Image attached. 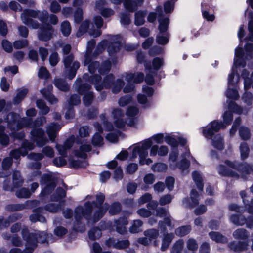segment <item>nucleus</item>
Returning a JSON list of instances; mask_svg holds the SVG:
<instances>
[{"instance_id":"0eeeda50","label":"nucleus","mask_w":253,"mask_h":253,"mask_svg":"<svg viewBox=\"0 0 253 253\" xmlns=\"http://www.w3.org/2000/svg\"><path fill=\"white\" fill-rule=\"evenodd\" d=\"M233 117L230 112H226L223 115L224 123L218 122L216 121L211 122L208 126L207 129L203 130V135L207 138H211L214 132L219 131L220 129L225 127L226 125H229L232 121Z\"/></svg>"},{"instance_id":"7ed1b4c3","label":"nucleus","mask_w":253,"mask_h":253,"mask_svg":"<svg viewBox=\"0 0 253 253\" xmlns=\"http://www.w3.org/2000/svg\"><path fill=\"white\" fill-rule=\"evenodd\" d=\"M165 135L163 133H158L137 144L133 149L132 158L135 159L139 156V164L141 165L150 164L152 163V160L150 158H146L148 155V149L152 146V140L157 143H162L165 140Z\"/></svg>"},{"instance_id":"13d9d810","label":"nucleus","mask_w":253,"mask_h":253,"mask_svg":"<svg viewBox=\"0 0 253 253\" xmlns=\"http://www.w3.org/2000/svg\"><path fill=\"white\" fill-rule=\"evenodd\" d=\"M88 236L93 240L98 239L101 236V230L97 228H93L89 231Z\"/></svg>"},{"instance_id":"f257e3e1","label":"nucleus","mask_w":253,"mask_h":253,"mask_svg":"<svg viewBox=\"0 0 253 253\" xmlns=\"http://www.w3.org/2000/svg\"><path fill=\"white\" fill-rule=\"evenodd\" d=\"M104 195L103 194L99 193L96 195L97 203L87 202L85 203L84 208L78 207L75 209L74 217L76 221L74 226L75 230L80 232L85 231V229L84 226L82 225L80 228L77 227V225L79 224L83 217H84L88 222H90V220H91V213L93 211H94L92 217V221L94 223L98 221L104 215L108 208V205L106 203L101 206L104 201Z\"/></svg>"},{"instance_id":"6ab92c4d","label":"nucleus","mask_w":253,"mask_h":253,"mask_svg":"<svg viewBox=\"0 0 253 253\" xmlns=\"http://www.w3.org/2000/svg\"><path fill=\"white\" fill-rule=\"evenodd\" d=\"M13 187L7 185L8 181L5 180L4 182L3 188L5 190L12 191L14 188L21 186L23 183L24 180L21 176L19 171H14L12 175Z\"/></svg>"},{"instance_id":"f704fd0d","label":"nucleus","mask_w":253,"mask_h":253,"mask_svg":"<svg viewBox=\"0 0 253 253\" xmlns=\"http://www.w3.org/2000/svg\"><path fill=\"white\" fill-rule=\"evenodd\" d=\"M174 235L173 234H165L162 239V244L161 250L164 251L166 250L173 239Z\"/></svg>"},{"instance_id":"4be33fe9","label":"nucleus","mask_w":253,"mask_h":253,"mask_svg":"<svg viewBox=\"0 0 253 253\" xmlns=\"http://www.w3.org/2000/svg\"><path fill=\"white\" fill-rule=\"evenodd\" d=\"M199 194L194 189L190 193V199L185 198L183 200V204L187 207H193L199 203Z\"/></svg>"},{"instance_id":"ddd939ff","label":"nucleus","mask_w":253,"mask_h":253,"mask_svg":"<svg viewBox=\"0 0 253 253\" xmlns=\"http://www.w3.org/2000/svg\"><path fill=\"white\" fill-rule=\"evenodd\" d=\"M96 43L94 40L89 41L87 43L86 48V53L85 56V60L84 62L85 66L88 65V70L91 73H93L96 68L99 66V63L97 62H92L88 58L89 55L91 53L92 50Z\"/></svg>"},{"instance_id":"39448f33","label":"nucleus","mask_w":253,"mask_h":253,"mask_svg":"<svg viewBox=\"0 0 253 253\" xmlns=\"http://www.w3.org/2000/svg\"><path fill=\"white\" fill-rule=\"evenodd\" d=\"M225 164L226 166L220 165L217 168L218 173L221 175L238 177V174L230 169L237 170L243 178H246L248 174L253 173V168L246 163L239 165L238 163L227 160Z\"/></svg>"},{"instance_id":"774afa93","label":"nucleus","mask_w":253,"mask_h":253,"mask_svg":"<svg viewBox=\"0 0 253 253\" xmlns=\"http://www.w3.org/2000/svg\"><path fill=\"white\" fill-rule=\"evenodd\" d=\"M164 63L163 59L159 57L155 58L152 62L153 68L155 70H159Z\"/></svg>"},{"instance_id":"69168bd1","label":"nucleus","mask_w":253,"mask_h":253,"mask_svg":"<svg viewBox=\"0 0 253 253\" xmlns=\"http://www.w3.org/2000/svg\"><path fill=\"white\" fill-rule=\"evenodd\" d=\"M89 22L87 21H84L81 25L79 31L77 33V36H81L83 33H85L87 31V29L89 28Z\"/></svg>"},{"instance_id":"dca6fc26","label":"nucleus","mask_w":253,"mask_h":253,"mask_svg":"<svg viewBox=\"0 0 253 253\" xmlns=\"http://www.w3.org/2000/svg\"><path fill=\"white\" fill-rule=\"evenodd\" d=\"M230 221L234 225L237 226H242L245 223L247 227L251 228L253 227V218L247 219L242 214H232L230 217Z\"/></svg>"},{"instance_id":"6e6d98bb","label":"nucleus","mask_w":253,"mask_h":253,"mask_svg":"<svg viewBox=\"0 0 253 253\" xmlns=\"http://www.w3.org/2000/svg\"><path fill=\"white\" fill-rule=\"evenodd\" d=\"M37 106L42 114H46L49 111V108L48 107H47L45 105V102L42 100H37Z\"/></svg>"},{"instance_id":"9d476101","label":"nucleus","mask_w":253,"mask_h":253,"mask_svg":"<svg viewBox=\"0 0 253 253\" xmlns=\"http://www.w3.org/2000/svg\"><path fill=\"white\" fill-rule=\"evenodd\" d=\"M73 56L69 55L64 58L65 67L64 75L70 79L75 77L76 72L80 67V63L78 61L73 62Z\"/></svg>"},{"instance_id":"423d86ee","label":"nucleus","mask_w":253,"mask_h":253,"mask_svg":"<svg viewBox=\"0 0 253 253\" xmlns=\"http://www.w3.org/2000/svg\"><path fill=\"white\" fill-rule=\"evenodd\" d=\"M48 17V12L46 11L42 12L33 10H25L21 14V18L23 23L34 29H37L39 23L37 21L33 20L31 18H38L42 21L44 22Z\"/></svg>"},{"instance_id":"a18cd8bd","label":"nucleus","mask_w":253,"mask_h":253,"mask_svg":"<svg viewBox=\"0 0 253 253\" xmlns=\"http://www.w3.org/2000/svg\"><path fill=\"white\" fill-rule=\"evenodd\" d=\"M250 20L248 24L249 34L247 37L248 40L253 42V12L250 11L249 13Z\"/></svg>"},{"instance_id":"c9c22d12","label":"nucleus","mask_w":253,"mask_h":253,"mask_svg":"<svg viewBox=\"0 0 253 253\" xmlns=\"http://www.w3.org/2000/svg\"><path fill=\"white\" fill-rule=\"evenodd\" d=\"M233 236L236 239H245L249 236V233L245 229L240 228L233 232Z\"/></svg>"},{"instance_id":"393cba45","label":"nucleus","mask_w":253,"mask_h":253,"mask_svg":"<svg viewBox=\"0 0 253 253\" xmlns=\"http://www.w3.org/2000/svg\"><path fill=\"white\" fill-rule=\"evenodd\" d=\"M106 244L108 246H113L118 249H124L129 245V242L127 240L116 241L113 239H109L106 241Z\"/></svg>"},{"instance_id":"4c0bfd02","label":"nucleus","mask_w":253,"mask_h":253,"mask_svg":"<svg viewBox=\"0 0 253 253\" xmlns=\"http://www.w3.org/2000/svg\"><path fill=\"white\" fill-rule=\"evenodd\" d=\"M146 11H139L135 15V24L137 26L142 25L144 23Z\"/></svg>"},{"instance_id":"c03bdc74","label":"nucleus","mask_w":253,"mask_h":253,"mask_svg":"<svg viewBox=\"0 0 253 253\" xmlns=\"http://www.w3.org/2000/svg\"><path fill=\"white\" fill-rule=\"evenodd\" d=\"M169 37L168 33L159 32L157 36V42L160 44H167L169 42Z\"/></svg>"},{"instance_id":"f3484780","label":"nucleus","mask_w":253,"mask_h":253,"mask_svg":"<svg viewBox=\"0 0 253 253\" xmlns=\"http://www.w3.org/2000/svg\"><path fill=\"white\" fill-rule=\"evenodd\" d=\"M109 40L107 51L109 54H111L119 50L121 45L122 38L119 35L110 36Z\"/></svg>"},{"instance_id":"f8f14e48","label":"nucleus","mask_w":253,"mask_h":253,"mask_svg":"<svg viewBox=\"0 0 253 253\" xmlns=\"http://www.w3.org/2000/svg\"><path fill=\"white\" fill-rule=\"evenodd\" d=\"M112 114L114 119V124L118 128H123L126 124L130 126H134L135 124V121L133 118L130 119L128 123L123 121L122 118L123 116V113L121 109H114Z\"/></svg>"},{"instance_id":"37998d69","label":"nucleus","mask_w":253,"mask_h":253,"mask_svg":"<svg viewBox=\"0 0 253 253\" xmlns=\"http://www.w3.org/2000/svg\"><path fill=\"white\" fill-rule=\"evenodd\" d=\"M61 31L65 36H69L71 32V27L68 21H64L61 24Z\"/></svg>"},{"instance_id":"b1692460","label":"nucleus","mask_w":253,"mask_h":253,"mask_svg":"<svg viewBox=\"0 0 253 253\" xmlns=\"http://www.w3.org/2000/svg\"><path fill=\"white\" fill-rule=\"evenodd\" d=\"M74 142V137L72 136L68 138L64 143V145L57 144L56 148L59 154L65 156L67 154L66 151L73 145Z\"/></svg>"},{"instance_id":"e433bc0d","label":"nucleus","mask_w":253,"mask_h":253,"mask_svg":"<svg viewBox=\"0 0 253 253\" xmlns=\"http://www.w3.org/2000/svg\"><path fill=\"white\" fill-rule=\"evenodd\" d=\"M111 2L114 4H119L121 2L124 4L125 8L129 12L134 11V7L130 5L132 0H110Z\"/></svg>"},{"instance_id":"412c9836","label":"nucleus","mask_w":253,"mask_h":253,"mask_svg":"<svg viewBox=\"0 0 253 253\" xmlns=\"http://www.w3.org/2000/svg\"><path fill=\"white\" fill-rule=\"evenodd\" d=\"M41 184H46V186L42 192L44 195L48 192V190L53 189L55 187V181L54 178L51 174H44L41 179Z\"/></svg>"},{"instance_id":"aec40b11","label":"nucleus","mask_w":253,"mask_h":253,"mask_svg":"<svg viewBox=\"0 0 253 253\" xmlns=\"http://www.w3.org/2000/svg\"><path fill=\"white\" fill-rule=\"evenodd\" d=\"M53 32L52 26L49 24H46L41 27L38 33V38L44 41H48L52 38Z\"/></svg>"},{"instance_id":"864d4df0","label":"nucleus","mask_w":253,"mask_h":253,"mask_svg":"<svg viewBox=\"0 0 253 253\" xmlns=\"http://www.w3.org/2000/svg\"><path fill=\"white\" fill-rule=\"evenodd\" d=\"M28 92L26 89H21L18 91L16 96L14 99V102L15 104L18 103L25 97Z\"/></svg>"},{"instance_id":"603ef678","label":"nucleus","mask_w":253,"mask_h":253,"mask_svg":"<svg viewBox=\"0 0 253 253\" xmlns=\"http://www.w3.org/2000/svg\"><path fill=\"white\" fill-rule=\"evenodd\" d=\"M144 235L146 237H148L149 241H151L153 239H155L158 237L159 232L156 229H151L145 231L144 232Z\"/></svg>"},{"instance_id":"72a5a7b5","label":"nucleus","mask_w":253,"mask_h":253,"mask_svg":"<svg viewBox=\"0 0 253 253\" xmlns=\"http://www.w3.org/2000/svg\"><path fill=\"white\" fill-rule=\"evenodd\" d=\"M42 211H43V209L42 208L34 209L33 211L34 213L30 216V220L32 222H36L37 221H40L41 222H45V218L39 214V213L42 212Z\"/></svg>"},{"instance_id":"3c124183","label":"nucleus","mask_w":253,"mask_h":253,"mask_svg":"<svg viewBox=\"0 0 253 253\" xmlns=\"http://www.w3.org/2000/svg\"><path fill=\"white\" fill-rule=\"evenodd\" d=\"M54 85L59 89L62 91H66L69 89L68 84L61 79H55L54 81Z\"/></svg>"},{"instance_id":"2f4dec72","label":"nucleus","mask_w":253,"mask_h":253,"mask_svg":"<svg viewBox=\"0 0 253 253\" xmlns=\"http://www.w3.org/2000/svg\"><path fill=\"white\" fill-rule=\"evenodd\" d=\"M158 20L159 22V30L160 32L168 33L167 30L169 24V20L167 18H163L162 12L159 14Z\"/></svg>"},{"instance_id":"c756f323","label":"nucleus","mask_w":253,"mask_h":253,"mask_svg":"<svg viewBox=\"0 0 253 253\" xmlns=\"http://www.w3.org/2000/svg\"><path fill=\"white\" fill-rule=\"evenodd\" d=\"M12 162V159L10 157H7L3 160L2 169H0V177H4L8 175L7 170L10 167Z\"/></svg>"},{"instance_id":"58836bf2","label":"nucleus","mask_w":253,"mask_h":253,"mask_svg":"<svg viewBox=\"0 0 253 253\" xmlns=\"http://www.w3.org/2000/svg\"><path fill=\"white\" fill-rule=\"evenodd\" d=\"M209 236L212 240L215 241L216 242L225 243L227 241V239L226 237L222 235L218 232H210Z\"/></svg>"},{"instance_id":"a211bd4d","label":"nucleus","mask_w":253,"mask_h":253,"mask_svg":"<svg viewBox=\"0 0 253 253\" xmlns=\"http://www.w3.org/2000/svg\"><path fill=\"white\" fill-rule=\"evenodd\" d=\"M34 145L28 141H24L22 147L19 149H16L11 152V156L15 159H18L20 156H25L29 150L34 148Z\"/></svg>"},{"instance_id":"de8ad7c7","label":"nucleus","mask_w":253,"mask_h":253,"mask_svg":"<svg viewBox=\"0 0 253 253\" xmlns=\"http://www.w3.org/2000/svg\"><path fill=\"white\" fill-rule=\"evenodd\" d=\"M192 177L198 189L202 191L203 188V184L202 183V179L201 175L198 172L195 171L192 173Z\"/></svg>"},{"instance_id":"a878e982","label":"nucleus","mask_w":253,"mask_h":253,"mask_svg":"<svg viewBox=\"0 0 253 253\" xmlns=\"http://www.w3.org/2000/svg\"><path fill=\"white\" fill-rule=\"evenodd\" d=\"M61 127V126L56 123H51L48 126L46 131L49 139L52 142L55 141L57 132Z\"/></svg>"},{"instance_id":"7c9ffc66","label":"nucleus","mask_w":253,"mask_h":253,"mask_svg":"<svg viewBox=\"0 0 253 253\" xmlns=\"http://www.w3.org/2000/svg\"><path fill=\"white\" fill-rule=\"evenodd\" d=\"M21 216L17 213H14L10 216L8 219H4L3 217H0V229L8 226L10 223L20 218Z\"/></svg>"},{"instance_id":"f03ea898","label":"nucleus","mask_w":253,"mask_h":253,"mask_svg":"<svg viewBox=\"0 0 253 253\" xmlns=\"http://www.w3.org/2000/svg\"><path fill=\"white\" fill-rule=\"evenodd\" d=\"M8 127L11 130L10 134L16 138L20 139L24 137V134L22 132L16 133V131L21 129L24 124L28 127H36L42 125L46 122L44 117L38 118L35 122L30 123V120H27L25 118H20L19 115L13 113L8 114L6 119Z\"/></svg>"},{"instance_id":"09e8293b","label":"nucleus","mask_w":253,"mask_h":253,"mask_svg":"<svg viewBox=\"0 0 253 253\" xmlns=\"http://www.w3.org/2000/svg\"><path fill=\"white\" fill-rule=\"evenodd\" d=\"M191 230L190 226H183L175 230V234L179 236H183L188 234Z\"/></svg>"},{"instance_id":"052dcab7","label":"nucleus","mask_w":253,"mask_h":253,"mask_svg":"<svg viewBox=\"0 0 253 253\" xmlns=\"http://www.w3.org/2000/svg\"><path fill=\"white\" fill-rule=\"evenodd\" d=\"M239 135L241 138L244 140H247L250 137V133L247 127L242 126L239 129Z\"/></svg>"},{"instance_id":"5fc2aeb1","label":"nucleus","mask_w":253,"mask_h":253,"mask_svg":"<svg viewBox=\"0 0 253 253\" xmlns=\"http://www.w3.org/2000/svg\"><path fill=\"white\" fill-rule=\"evenodd\" d=\"M186 247L188 250L193 252L197 250L198 245L196 240L190 238L186 242Z\"/></svg>"},{"instance_id":"bb28decb","label":"nucleus","mask_w":253,"mask_h":253,"mask_svg":"<svg viewBox=\"0 0 253 253\" xmlns=\"http://www.w3.org/2000/svg\"><path fill=\"white\" fill-rule=\"evenodd\" d=\"M150 148V155L151 156H155L157 154L160 156H166L169 151L168 147L166 146H161L159 147L158 145H154Z\"/></svg>"},{"instance_id":"79ce46f5","label":"nucleus","mask_w":253,"mask_h":253,"mask_svg":"<svg viewBox=\"0 0 253 253\" xmlns=\"http://www.w3.org/2000/svg\"><path fill=\"white\" fill-rule=\"evenodd\" d=\"M143 222L140 220H135L133 221L131 226L129 228V231L132 233H136L141 231V227Z\"/></svg>"},{"instance_id":"680f3d73","label":"nucleus","mask_w":253,"mask_h":253,"mask_svg":"<svg viewBox=\"0 0 253 253\" xmlns=\"http://www.w3.org/2000/svg\"><path fill=\"white\" fill-rule=\"evenodd\" d=\"M121 211V205L118 202L113 203L109 210V212L111 215L117 214Z\"/></svg>"},{"instance_id":"bf43d9fd","label":"nucleus","mask_w":253,"mask_h":253,"mask_svg":"<svg viewBox=\"0 0 253 253\" xmlns=\"http://www.w3.org/2000/svg\"><path fill=\"white\" fill-rule=\"evenodd\" d=\"M167 165L164 163H159L152 166V169L155 172H163L167 169Z\"/></svg>"},{"instance_id":"5701e85b","label":"nucleus","mask_w":253,"mask_h":253,"mask_svg":"<svg viewBox=\"0 0 253 253\" xmlns=\"http://www.w3.org/2000/svg\"><path fill=\"white\" fill-rule=\"evenodd\" d=\"M91 146L89 143L82 142L78 150L75 151V155L80 158L85 159L86 153L91 150Z\"/></svg>"},{"instance_id":"2eb2a0df","label":"nucleus","mask_w":253,"mask_h":253,"mask_svg":"<svg viewBox=\"0 0 253 253\" xmlns=\"http://www.w3.org/2000/svg\"><path fill=\"white\" fill-rule=\"evenodd\" d=\"M101 78L100 76L95 75L91 77L90 79L91 82L94 84L95 87L97 90H101L103 87L108 88L112 84V82L114 79L113 75L110 74L106 76L104 79L103 82L101 84L98 83L100 80Z\"/></svg>"},{"instance_id":"338daca9","label":"nucleus","mask_w":253,"mask_h":253,"mask_svg":"<svg viewBox=\"0 0 253 253\" xmlns=\"http://www.w3.org/2000/svg\"><path fill=\"white\" fill-rule=\"evenodd\" d=\"M184 242L182 240L177 241L174 245L172 251V253H180L183 246Z\"/></svg>"},{"instance_id":"c85d7f7f","label":"nucleus","mask_w":253,"mask_h":253,"mask_svg":"<svg viewBox=\"0 0 253 253\" xmlns=\"http://www.w3.org/2000/svg\"><path fill=\"white\" fill-rule=\"evenodd\" d=\"M126 80L129 83H139L144 80V74L142 73L138 72L136 74H127L126 76Z\"/></svg>"},{"instance_id":"4d7b16f0","label":"nucleus","mask_w":253,"mask_h":253,"mask_svg":"<svg viewBox=\"0 0 253 253\" xmlns=\"http://www.w3.org/2000/svg\"><path fill=\"white\" fill-rule=\"evenodd\" d=\"M30 194L29 190L26 188H22L16 192V195L18 198H27L30 197Z\"/></svg>"},{"instance_id":"1a4fd4ad","label":"nucleus","mask_w":253,"mask_h":253,"mask_svg":"<svg viewBox=\"0 0 253 253\" xmlns=\"http://www.w3.org/2000/svg\"><path fill=\"white\" fill-rule=\"evenodd\" d=\"M239 81V76L235 69H233L228 77V88L226 92V96L228 98L233 100H237L239 98V94L235 86Z\"/></svg>"},{"instance_id":"473e14b6","label":"nucleus","mask_w":253,"mask_h":253,"mask_svg":"<svg viewBox=\"0 0 253 253\" xmlns=\"http://www.w3.org/2000/svg\"><path fill=\"white\" fill-rule=\"evenodd\" d=\"M52 88L53 87L51 85H48L47 87V91L44 89H42L41 92L49 102L52 104H54L57 102V99L54 96L50 94Z\"/></svg>"},{"instance_id":"0e129e2a","label":"nucleus","mask_w":253,"mask_h":253,"mask_svg":"<svg viewBox=\"0 0 253 253\" xmlns=\"http://www.w3.org/2000/svg\"><path fill=\"white\" fill-rule=\"evenodd\" d=\"M70 163L71 166L75 168H84L87 165L86 162L84 160L83 161L73 160H72Z\"/></svg>"},{"instance_id":"a19ab883","label":"nucleus","mask_w":253,"mask_h":253,"mask_svg":"<svg viewBox=\"0 0 253 253\" xmlns=\"http://www.w3.org/2000/svg\"><path fill=\"white\" fill-rule=\"evenodd\" d=\"M166 225H167L170 229H171L174 226L172 223L171 217L169 215L165 218L164 221H161L159 222L160 228L164 231L166 229Z\"/></svg>"},{"instance_id":"cd10ccee","label":"nucleus","mask_w":253,"mask_h":253,"mask_svg":"<svg viewBox=\"0 0 253 253\" xmlns=\"http://www.w3.org/2000/svg\"><path fill=\"white\" fill-rule=\"evenodd\" d=\"M128 224V221L126 218H120L118 220L114 222V226L116 227L117 232L121 234H123L126 232V226Z\"/></svg>"},{"instance_id":"4468645a","label":"nucleus","mask_w":253,"mask_h":253,"mask_svg":"<svg viewBox=\"0 0 253 253\" xmlns=\"http://www.w3.org/2000/svg\"><path fill=\"white\" fill-rule=\"evenodd\" d=\"M31 135L32 140L40 147L43 146L48 141L45 136L44 131L41 128L33 129L31 132Z\"/></svg>"},{"instance_id":"9b49d317","label":"nucleus","mask_w":253,"mask_h":253,"mask_svg":"<svg viewBox=\"0 0 253 253\" xmlns=\"http://www.w3.org/2000/svg\"><path fill=\"white\" fill-rule=\"evenodd\" d=\"M80 82L81 79L76 80L75 84V87H78V90L80 93L84 94L83 102L86 106H88L91 104L93 98L92 92L89 91L91 86L87 84H84L79 86Z\"/></svg>"},{"instance_id":"6e6552de","label":"nucleus","mask_w":253,"mask_h":253,"mask_svg":"<svg viewBox=\"0 0 253 253\" xmlns=\"http://www.w3.org/2000/svg\"><path fill=\"white\" fill-rule=\"evenodd\" d=\"M253 44L247 43L245 47V51L242 48H237L235 51L234 65L236 68L238 66L244 67L246 65L245 59H250L252 58Z\"/></svg>"},{"instance_id":"ea45409f","label":"nucleus","mask_w":253,"mask_h":253,"mask_svg":"<svg viewBox=\"0 0 253 253\" xmlns=\"http://www.w3.org/2000/svg\"><path fill=\"white\" fill-rule=\"evenodd\" d=\"M230 248L234 251H242L247 249L248 244L247 242L231 243L229 245Z\"/></svg>"},{"instance_id":"20e7f679","label":"nucleus","mask_w":253,"mask_h":253,"mask_svg":"<svg viewBox=\"0 0 253 253\" xmlns=\"http://www.w3.org/2000/svg\"><path fill=\"white\" fill-rule=\"evenodd\" d=\"M22 236L25 241L26 248L23 251L17 248L11 249L9 253H32L37 243H44L47 239V235L44 232L35 231L30 233L27 229H23L21 231Z\"/></svg>"},{"instance_id":"49530a36","label":"nucleus","mask_w":253,"mask_h":253,"mask_svg":"<svg viewBox=\"0 0 253 253\" xmlns=\"http://www.w3.org/2000/svg\"><path fill=\"white\" fill-rule=\"evenodd\" d=\"M212 142L213 146L218 149H222L223 148V138L219 135H215L213 139H212Z\"/></svg>"},{"instance_id":"8fccbe9b","label":"nucleus","mask_w":253,"mask_h":253,"mask_svg":"<svg viewBox=\"0 0 253 253\" xmlns=\"http://www.w3.org/2000/svg\"><path fill=\"white\" fill-rule=\"evenodd\" d=\"M240 150L241 159L242 160L246 159L249 154V148L247 144L245 142L242 143L240 146Z\"/></svg>"},{"instance_id":"e2e57ef3","label":"nucleus","mask_w":253,"mask_h":253,"mask_svg":"<svg viewBox=\"0 0 253 253\" xmlns=\"http://www.w3.org/2000/svg\"><path fill=\"white\" fill-rule=\"evenodd\" d=\"M124 84V82L121 80L118 79L116 80V81L113 84L112 91L115 93H118L120 91Z\"/></svg>"}]
</instances>
